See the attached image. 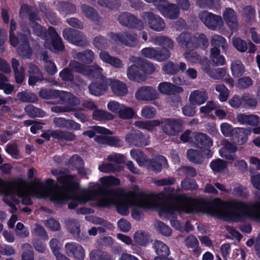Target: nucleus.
<instances>
[{"label":"nucleus","instance_id":"603ef678","mask_svg":"<svg viewBox=\"0 0 260 260\" xmlns=\"http://www.w3.org/2000/svg\"><path fill=\"white\" fill-rule=\"evenodd\" d=\"M141 136L136 133H131L128 134L125 136V140L129 144H134L135 145H142L143 144L141 141H139V139Z\"/></svg>","mask_w":260,"mask_h":260},{"label":"nucleus","instance_id":"37998d69","mask_svg":"<svg viewBox=\"0 0 260 260\" xmlns=\"http://www.w3.org/2000/svg\"><path fill=\"white\" fill-rule=\"evenodd\" d=\"M93 129H94V131L90 130L84 132L83 135H86L88 136L89 138H92L95 136V133L107 135L112 134V132L110 130L106 129L103 127L95 126L93 127Z\"/></svg>","mask_w":260,"mask_h":260},{"label":"nucleus","instance_id":"f3484780","mask_svg":"<svg viewBox=\"0 0 260 260\" xmlns=\"http://www.w3.org/2000/svg\"><path fill=\"white\" fill-rule=\"evenodd\" d=\"M154 248L156 254L158 255L155 257L154 260H173L168 257L170 253L169 248L162 242L160 241H155Z\"/></svg>","mask_w":260,"mask_h":260},{"label":"nucleus","instance_id":"2eb2a0df","mask_svg":"<svg viewBox=\"0 0 260 260\" xmlns=\"http://www.w3.org/2000/svg\"><path fill=\"white\" fill-rule=\"evenodd\" d=\"M67 254L77 260H83L85 258V251L83 247L77 243H69L65 245Z\"/></svg>","mask_w":260,"mask_h":260},{"label":"nucleus","instance_id":"f704fd0d","mask_svg":"<svg viewBox=\"0 0 260 260\" xmlns=\"http://www.w3.org/2000/svg\"><path fill=\"white\" fill-rule=\"evenodd\" d=\"M90 260H114L107 252L100 250H93L89 254Z\"/></svg>","mask_w":260,"mask_h":260},{"label":"nucleus","instance_id":"ea45409f","mask_svg":"<svg viewBox=\"0 0 260 260\" xmlns=\"http://www.w3.org/2000/svg\"><path fill=\"white\" fill-rule=\"evenodd\" d=\"M8 80L6 76L0 73V89H3L6 94H10L14 90L13 86L8 83Z\"/></svg>","mask_w":260,"mask_h":260},{"label":"nucleus","instance_id":"393cba45","mask_svg":"<svg viewBox=\"0 0 260 260\" xmlns=\"http://www.w3.org/2000/svg\"><path fill=\"white\" fill-rule=\"evenodd\" d=\"M158 89L160 92L165 94H174L182 92L183 91L182 87L169 82L160 83L158 85Z\"/></svg>","mask_w":260,"mask_h":260},{"label":"nucleus","instance_id":"9b49d317","mask_svg":"<svg viewBox=\"0 0 260 260\" xmlns=\"http://www.w3.org/2000/svg\"><path fill=\"white\" fill-rule=\"evenodd\" d=\"M199 17L206 26L213 30L220 29L223 24L221 16L212 14L207 11L200 13Z\"/></svg>","mask_w":260,"mask_h":260},{"label":"nucleus","instance_id":"f8f14e48","mask_svg":"<svg viewBox=\"0 0 260 260\" xmlns=\"http://www.w3.org/2000/svg\"><path fill=\"white\" fill-rule=\"evenodd\" d=\"M135 97L139 101H151L157 99L159 93L151 86H142L136 91Z\"/></svg>","mask_w":260,"mask_h":260},{"label":"nucleus","instance_id":"a211bd4d","mask_svg":"<svg viewBox=\"0 0 260 260\" xmlns=\"http://www.w3.org/2000/svg\"><path fill=\"white\" fill-rule=\"evenodd\" d=\"M119 21L123 25L134 26L140 29L143 28V23L128 13L120 15L119 17Z\"/></svg>","mask_w":260,"mask_h":260},{"label":"nucleus","instance_id":"774afa93","mask_svg":"<svg viewBox=\"0 0 260 260\" xmlns=\"http://www.w3.org/2000/svg\"><path fill=\"white\" fill-rule=\"evenodd\" d=\"M185 244L187 247L195 248L198 247L199 242L195 236L190 235L186 238Z\"/></svg>","mask_w":260,"mask_h":260},{"label":"nucleus","instance_id":"aec40b11","mask_svg":"<svg viewBox=\"0 0 260 260\" xmlns=\"http://www.w3.org/2000/svg\"><path fill=\"white\" fill-rule=\"evenodd\" d=\"M112 40L129 46H134L137 43L135 35L129 33L113 35Z\"/></svg>","mask_w":260,"mask_h":260},{"label":"nucleus","instance_id":"f03ea898","mask_svg":"<svg viewBox=\"0 0 260 260\" xmlns=\"http://www.w3.org/2000/svg\"><path fill=\"white\" fill-rule=\"evenodd\" d=\"M65 174H60L57 179L62 184L61 187L54 185L53 180L47 179L45 182L39 180L36 181L34 186L30 190L27 182L22 179L7 183L0 179V193L5 194L4 202L11 208V212L17 210L19 201L16 198H22L23 204H31L30 196L38 198H48L56 203H61L70 199L67 183L64 182Z\"/></svg>","mask_w":260,"mask_h":260},{"label":"nucleus","instance_id":"0e129e2a","mask_svg":"<svg viewBox=\"0 0 260 260\" xmlns=\"http://www.w3.org/2000/svg\"><path fill=\"white\" fill-rule=\"evenodd\" d=\"M252 81L251 78L248 77H244L238 80L237 86L240 88H246L251 85Z\"/></svg>","mask_w":260,"mask_h":260},{"label":"nucleus","instance_id":"473e14b6","mask_svg":"<svg viewBox=\"0 0 260 260\" xmlns=\"http://www.w3.org/2000/svg\"><path fill=\"white\" fill-rule=\"evenodd\" d=\"M167 165V159L162 156H158L150 162L151 168L156 172H160L161 170V167H165Z\"/></svg>","mask_w":260,"mask_h":260},{"label":"nucleus","instance_id":"58836bf2","mask_svg":"<svg viewBox=\"0 0 260 260\" xmlns=\"http://www.w3.org/2000/svg\"><path fill=\"white\" fill-rule=\"evenodd\" d=\"M197 144H200L204 147H210L213 144V142L211 139L206 135L203 133H198L194 136Z\"/></svg>","mask_w":260,"mask_h":260},{"label":"nucleus","instance_id":"864d4df0","mask_svg":"<svg viewBox=\"0 0 260 260\" xmlns=\"http://www.w3.org/2000/svg\"><path fill=\"white\" fill-rule=\"evenodd\" d=\"M58 9L59 11L61 12L62 14L74 13L76 10L75 6L65 2L60 3Z\"/></svg>","mask_w":260,"mask_h":260},{"label":"nucleus","instance_id":"c03bdc74","mask_svg":"<svg viewBox=\"0 0 260 260\" xmlns=\"http://www.w3.org/2000/svg\"><path fill=\"white\" fill-rule=\"evenodd\" d=\"M27 114L31 117H43L45 116V112L40 109L35 107L32 105H28L25 108Z\"/></svg>","mask_w":260,"mask_h":260},{"label":"nucleus","instance_id":"bf43d9fd","mask_svg":"<svg viewBox=\"0 0 260 260\" xmlns=\"http://www.w3.org/2000/svg\"><path fill=\"white\" fill-rule=\"evenodd\" d=\"M122 104L115 101H110L107 104V109L111 112L118 114L122 106Z\"/></svg>","mask_w":260,"mask_h":260},{"label":"nucleus","instance_id":"7ed1b4c3","mask_svg":"<svg viewBox=\"0 0 260 260\" xmlns=\"http://www.w3.org/2000/svg\"><path fill=\"white\" fill-rule=\"evenodd\" d=\"M20 13L21 15L24 16L28 14L30 21L32 22L31 28L33 32L38 36H40L45 39L44 46L46 48L52 51H58L63 49V45L55 31V29L49 27L48 32L38 23L35 22V20H39V17L35 12H30L29 7L26 5L21 6L20 10Z\"/></svg>","mask_w":260,"mask_h":260},{"label":"nucleus","instance_id":"13d9d810","mask_svg":"<svg viewBox=\"0 0 260 260\" xmlns=\"http://www.w3.org/2000/svg\"><path fill=\"white\" fill-rule=\"evenodd\" d=\"M16 234L20 237H26L29 235V231L21 222H18L15 229Z\"/></svg>","mask_w":260,"mask_h":260},{"label":"nucleus","instance_id":"4d7b16f0","mask_svg":"<svg viewBox=\"0 0 260 260\" xmlns=\"http://www.w3.org/2000/svg\"><path fill=\"white\" fill-rule=\"evenodd\" d=\"M48 56L46 55H44V58L43 60L44 62H45V69L46 71L49 74H55L56 71L57 69L56 68V66L55 64L52 62V61L50 60H48Z\"/></svg>","mask_w":260,"mask_h":260},{"label":"nucleus","instance_id":"dca6fc26","mask_svg":"<svg viewBox=\"0 0 260 260\" xmlns=\"http://www.w3.org/2000/svg\"><path fill=\"white\" fill-rule=\"evenodd\" d=\"M143 20L148 22L149 27L156 31H161L165 27V22L159 16L148 13L143 16Z\"/></svg>","mask_w":260,"mask_h":260},{"label":"nucleus","instance_id":"9d476101","mask_svg":"<svg viewBox=\"0 0 260 260\" xmlns=\"http://www.w3.org/2000/svg\"><path fill=\"white\" fill-rule=\"evenodd\" d=\"M148 3H154V5L166 17L175 19L179 15V10L175 4H169L166 0H145Z\"/></svg>","mask_w":260,"mask_h":260},{"label":"nucleus","instance_id":"2f4dec72","mask_svg":"<svg viewBox=\"0 0 260 260\" xmlns=\"http://www.w3.org/2000/svg\"><path fill=\"white\" fill-rule=\"evenodd\" d=\"M186 68L184 62H180L179 64H174L173 62H169L163 67V70L168 74H174L179 71L183 72Z\"/></svg>","mask_w":260,"mask_h":260},{"label":"nucleus","instance_id":"c85d7f7f","mask_svg":"<svg viewBox=\"0 0 260 260\" xmlns=\"http://www.w3.org/2000/svg\"><path fill=\"white\" fill-rule=\"evenodd\" d=\"M133 239L135 243L140 246L146 247L149 243V235L142 230L135 232L133 235Z\"/></svg>","mask_w":260,"mask_h":260},{"label":"nucleus","instance_id":"a19ab883","mask_svg":"<svg viewBox=\"0 0 260 260\" xmlns=\"http://www.w3.org/2000/svg\"><path fill=\"white\" fill-rule=\"evenodd\" d=\"M233 193L243 199H247L249 196L247 189L242 185L237 183L234 185Z\"/></svg>","mask_w":260,"mask_h":260},{"label":"nucleus","instance_id":"72a5a7b5","mask_svg":"<svg viewBox=\"0 0 260 260\" xmlns=\"http://www.w3.org/2000/svg\"><path fill=\"white\" fill-rule=\"evenodd\" d=\"M117 237L127 245H131V249L134 251V253L141 255L142 252L140 248L133 243V240L130 237L122 234H118Z\"/></svg>","mask_w":260,"mask_h":260},{"label":"nucleus","instance_id":"4468645a","mask_svg":"<svg viewBox=\"0 0 260 260\" xmlns=\"http://www.w3.org/2000/svg\"><path fill=\"white\" fill-rule=\"evenodd\" d=\"M63 35L66 40L78 46H82L85 43V38L81 31L71 28H67L63 31Z\"/></svg>","mask_w":260,"mask_h":260},{"label":"nucleus","instance_id":"e2e57ef3","mask_svg":"<svg viewBox=\"0 0 260 260\" xmlns=\"http://www.w3.org/2000/svg\"><path fill=\"white\" fill-rule=\"evenodd\" d=\"M233 44L234 46L239 51L244 52L247 49L246 43L239 38L234 39L233 41Z\"/></svg>","mask_w":260,"mask_h":260},{"label":"nucleus","instance_id":"7c9ffc66","mask_svg":"<svg viewBox=\"0 0 260 260\" xmlns=\"http://www.w3.org/2000/svg\"><path fill=\"white\" fill-rule=\"evenodd\" d=\"M28 72L30 76L28 79V84L34 85L36 82L43 79V76L37 67L31 65L29 67Z\"/></svg>","mask_w":260,"mask_h":260},{"label":"nucleus","instance_id":"4be33fe9","mask_svg":"<svg viewBox=\"0 0 260 260\" xmlns=\"http://www.w3.org/2000/svg\"><path fill=\"white\" fill-rule=\"evenodd\" d=\"M200 150L190 149L187 152L188 159L196 163H199L202 155H205L208 157H210L212 155V152L208 149L204 148L203 147H200Z\"/></svg>","mask_w":260,"mask_h":260},{"label":"nucleus","instance_id":"0eeeda50","mask_svg":"<svg viewBox=\"0 0 260 260\" xmlns=\"http://www.w3.org/2000/svg\"><path fill=\"white\" fill-rule=\"evenodd\" d=\"M162 124L163 132L169 136H175L179 132L180 122L179 120L171 118L163 120H153L147 121H137L135 122V125L148 131L154 129L155 127Z\"/></svg>","mask_w":260,"mask_h":260},{"label":"nucleus","instance_id":"1a4fd4ad","mask_svg":"<svg viewBox=\"0 0 260 260\" xmlns=\"http://www.w3.org/2000/svg\"><path fill=\"white\" fill-rule=\"evenodd\" d=\"M154 70L153 66L150 63L140 61L138 65L133 64L127 69V76L131 80L143 82L146 79L145 75L151 73Z\"/></svg>","mask_w":260,"mask_h":260},{"label":"nucleus","instance_id":"c756f323","mask_svg":"<svg viewBox=\"0 0 260 260\" xmlns=\"http://www.w3.org/2000/svg\"><path fill=\"white\" fill-rule=\"evenodd\" d=\"M50 136L51 137L60 140H72L74 138V136L70 133H64L60 131H54L50 132V134L47 133H43L42 137L49 140Z\"/></svg>","mask_w":260,"mask_h":260},{"label":"nucleus","instance_id":"20e7f679","mask_svg":"<svg viewBox=\"0 0 260 260\" xmlns=\"http://www.w3.org/2000/svg\"><path fill=\"white\" fill-rule=\"evenodd\" d=\"M73 70L81 73L90 78L99 79V81L92 82L89 86L90 93L95 96H99L104 94L108 89V84L104 83L106 79L102 75L103 70L98 66H88L86 68L77 61H73L70 63Z\"/></svg>","mask_w":260,"mask_h":260},{"label":"nucleus","instance_id":"ddd939ff","mask_svg":"<svg viewBox=\"0 0 260 260\" xmlns=\"http://www.w3.org/2000/svg\"><path fill=\"white\" fill-rule=\"evenodd\" d=\"M141 54L146 57L160 61L168 59L170 56V52L169 50L162 49L160 51H158L150 47L143 49L141 51Z\"/></svg>","mask_w":260,"mask_h":260},{"label":"nucleus","instance_id":"680f3d73","mask_svg":"<svg viewBox=\"0 0 260 260\" xmlns=\"http://www.w3.org/2000/svg\"><path fill=\"white\" fill-rule=\"evenodd\" d=\"M220 130L225 137L230 136L232 133L234 134L235 129H233L231 124L227 122H223L220 124Z\"/></svg>","mask_w":260,"mask_h":260},{"label":"nucleus","instance_id":"e433bc0d","mask_svg":"<svg viewBox=\"0 0 260 260\" xmlns=\"http://www.w3.org/2000/svg\"><path fill=\"white\" fill-rule=\"evenodd\" d=\"M211 43L212 47H217L219 49V47H221L223 50L227 48L225 39L219 35H213L211 38Z\"/></svg>","mask_w":260,"mask_h":260},{"label":"nucleus","instance_id":"c9c22d12","mask_svg":"<svg viewBox=\"0 0 260 260\" xmlns=\"http://www.w3.org/2000/svg\"><path fill=\"white\" fill-rule=\"evenodd\" d=\"M231 70L233 76L238 77L244 72V67L239 60H236L231 63Z\"/></svg>","mask_w":260,"mask_h":260},{"label":"nucleus","instance_id":"6ab92c4d","mask_svg":"<svg viewBox=\"0 0 260 260\" xmlns=\"http://www.w3.org/2000/svg\"><path fill=\"white\" fill-rule=\"evenodd\" d=\"M104 83L108 84V86H111L113 92L117 95L123 96L127 92L125 84L120 81L108 79L104 81Z\"/></svg>","mask_w":260,"mask_h":260},{"label":"nucleus","instance_id":"6e6d98bb","mask_svg":"<svg viewBox=\"0 0 260 260\" xmlns=\"http://www.w3.org/2000/svg\"><path fill=\"white\" fill-rule=\"evenodd\" d=\"M88 220L94 224L102 225L107 229L112 230L114 229V226L111 223L100 218L90 217Z\"/></svg>","mask_w":260,"mask_h":260},{"label":"nucleus","instance_id":"49530a36","mask_svg":"<svg viewBox=\"0 0 260 260\" xmlns=\"http://www.w3.org/2000/svg\"><path fill=\"white\" fill-rule=\"evenodd\" d=\"M216 91L219 93V99L220 102L226 101L229 95V91L224 85H217L215 87Z\"/></svg>","mask_w":260,"mask_h":260},{"label":"nucleus","instance_id":"423d86ee","mask_svg":"<svg viewBox=\"0 0 260 260\" xmlns=\"http://www.w3.org/2000/svg\"><path fill=\"white\" fill-rule=\"evenodd\" d=\"M39 95L43 99H50L58 97L63 102L68 103L70 106H75L79 104V99L74 96L69 92L52 90L43 89L40 90ZM76 109L70 106H55L51 108V111L54 112H70L75 110Z\"/></svg>","mask_w":260,"mask_h":260},{"label":"nucleus","instance_id":"bb28decb","mask_svg":"<svg viewBox=\"0 0 260 260\" xmlns=\"http://www.w3.org/2000/svg\"><path fill=\"white\" fill-rule=\"evenodd\" d=\"M251 133L249 129L245 128H236L234 131V137L235 141L240 145L245 143L247 140V137Z\"/></svg>","mask_w":260,"mask_h":260},{"label":"nucleus","instance_id":"de8ad7c7","mask_svg":"<svg viewBox=\"0 0 260 260\" xmlns=\"http://www.w3.org/2000/svg\"><path fill=\"white\" fill-rule=\"evenodd\" d=\"M155 226L156 230L161 234L166 236H169L171 235V229L164 223L159 221H157L155 223Z\"/></svg>","mask_w":260,"mask_h":260},{"label":"nucleus","instance_id":"a878e982","mask_svg":"<svg viewBox=\"0 0 260 260\" xmlns=\"http://www.w3.org/2000/svg\"><path fill=\"white\" fill-rule=\"evenodd\" d=\"M53 122L55 126L61 128H67L71 129H79L80 125L78 123L72 120L66 119L64 118H55Z\"/></svg>","mask_w":260,"mask_h":260},{"label":"nucleus","instance_id":"69168bd1","mask_svg":"<svg viewBox=\"0 0 260 260\" xmlns=\"http://www.w3.org/2000/svg\"><path fill=\"white\" fill-rule=\"evenodd\" d=\"M181 187L185 189H196L198 185L194 180L187 179L181 182Z\"/></svg>","mask_w":260,"mask_h":260},{"label":"nucleus","instance_id":"5fc2aeb1","mask_svg":"<svg viewBox=\"0 0 260 260\" xmlns=\"http://www.w3.org/2000/svg\"><path fill=\"white\" fill-rule=\"evenodd\" d=\"M156 114L155 108L152 106H145L141 110V115L147 119H150L154 117Z\"/></svg>","mask_w":260,"mask_h":260},{"label":"nucleus","instance_id":"a18cd8bd","mask_svg":"<svg viewBox=\"0 0 260 260\" xmlns=\"http://www.w3.org/2000/svg\"><path fill=\"white\" fill-rule=\"evenodd\" d=\"M210 166L214 172H219L226 168V163L221 159H217L212 161Z\"/></svg>","mask_w":260,"mask_h":260},{"label":"nucleus","instance_id":"cd10ccee","mask_svg":"<svg viewBox=\"0 0 260 260\" xmlns=\"http://www.w3.org/2000/svg\"><path fill=\"white\" fill-rule=\"evenodd\" d=\"M210 59L211 63L215 66H223L226 62L224 57L220 55V50L217 47L211 48Z\"/></svg>","mask_w":260,"mask_h":260},{"label":"nucleus","instance_id":"6e6552de","mask_svg":"<svg viewBox=\"0 0 260 260\" xmlns=\"http://www.w3.org/2000/svg\"><path fill=\"white\" fill-rule=\"evenodd\" d=\"M21 27L22 33L24 34V36L21 32H19L18 36L20 41H19L18 39L15 37L14 32V31L15 30L16 28V23L14 20H11L10 27V42L11 44L14 47H17L20 43V46L17 49L18 53L20 55L27 58L31 54V49L27 44V42L29 39V38L27 36H29V31H26L25 28L22 25H21Z\"/></svg>","mask_w":260,"mask_h":260},{"label":"nucleus","instance_id":"f257e3e1","mask_svg":"<svg viewBox=\"0 0 260 260\" xmlns=\"http://www.w3.org/2000/svg\"><path fill=\"white\" fill-rule=\"evenodd\" d=\"M65 176L64 182L67 183L70 199L72 200L69 204V207L71 209L75 208L78 203L92 201L100 207L116 205L118 212L123 215H127L129 208L132 207L156 209L161 215L164 214L166 216L172 215L176 212L190 213L203 207L204 212L212 215V204L202 202L185 196L175 198L173 191L170 189L158 194L131 192L119 196L115 190H104V188L120 184L119 179L110 176L100 179L101 185L93 184L89 188L78 193L76 190L78 186L77 179L71 175L65 174Z\"/></svg>","mask_w":260,"mask_h":260},{"label":"nucleus","instance_id":"3c124183","mask_svg":"<svg viewBox=\"0 0 260 260\" xmlns=\"http://www.w3.org/2000/svg\"><path fill=\"white\" fill-rule=\"evenodd\" d=\"M77 58L83 61L89 63L94 59V53L91 50H87L83 53H78L76 55Z\"/></svg>","mask_w":260,"mask_h":260},{"label":"nucleus","instance_id":"5701e85b","mask_svg":"<svg viewBox=\"0 0 260 260\" xmlns=\"http://www.w3.org/2000/svg\"><path fill=\"white\" fill-rule=\"evenodd\" d=\"M208 99V94L205 90H195L189 95V101L193 105H200L204 104Z\"/></svg>","mask_w":260,"mask_h":260},{"label":"nucleus","instance_id":"338daca9","mask_svg":"<svg viewBox=\"0 0 260 260\" xmlns=\"http://www.w3.org/2000/svg\"><path fill=\"white\" fill-rule=\"evenodd\" d=\"M101 138L111 146L115 147H121L122 146V142L118 138L102 137Z\"/></svg>","mask_w":260,"mask_h":260},{"label":"nucleus","instance_id":"052dcab7","mask_svg":"<svg viewBox=\"0 0 260 260\" xmlns=\"http://www.w3.org/2000/svg\"><path fill=\"white\" fill-rule=\"evenodd\" d=\"M81 9L86 17L92 20H95L96 19L97 14L93 8L88 6L83 5L81 6Z\"/></svg>","mask_w":260,"mask_h":260},{"label":"nucleus","instance_id":"b1692460","mask_svg":"<svg viewBox=\"0 0 260 260\" xmlns=\"http://www.w3.org/2000/svg\"><path fill=\"white\" fill-rule=\"evenodd\" d=\"M223 147L219 150V153L222 157L229 160L234 159V152L237 150V147L226 140L222 141Z\"/></svg>","mask_w":260,"mask_h":260},{"label":"nucleus","instance_id":"39448f33","mask_svg":"<svg viewBox=\"0 0 260 260\" xmlns=\"http://www.w3.org/2000/svg\"><path fill=\"white\" fill-rule=\"evenodd\" d=\"M177 42L182 47L186 48L185 57L193 63L200 61V57L195 52L190 51L198 46L202 45L203 48L208 46V41L204 34H200L198 37H191L189 34L183 33L177 38Z\"/></svg>","mask_w":260,"mask_h":260},{"label":"nucleus","instance_id":"79ce46f5","mask_svg":"<svg viewBox=\"0 0 260 260\" xmlns=\"http://www.w3.org/2000/svg\"><path fill=\"white\" fill-rule=\"evenodd\" d=\"M155 43L163 46L164 47V49H166V48L173 49L174 46L172 41L170 38L164 36H159L155 38ZM167 50L168 49H167Z\"/></svg>","mask_w":260,"mask_h":260},{"label":"nucleus","instance_id":"8fccbe9b","mask_svg":"<svg viewBox=\"0 0 260 260\" xmlns=\"http://www.w3.org/2000/svg\"><path fill=\"white\" fill-rule=\"evenodd\" d=\"M24 251L22 254V260H34L32 247L30 244L26 243L23 246Z\"/></svg>","mask_w":260,"mask_h":260},{"label":"nucleus","instance_id":"09e8293b","mask_svg":"<svg viewBox=\"0 0 260 260\" xmlns=\"http://www.w3.org/2000/svg\"><path fill=\"white\" fill-rule=\"evenodd\" d=\"M207 72L211 78L214 79H220L226 74V70L223 68H217L208 71Z\"/></svg>","mask_w":260,"mask_h":260},{"label":"nucleus","instance_id":"4c0bfd02","mask_svg":"<svg viewBox=\"0 0 260 260\" xmlns=\"http://www.w3.org/2000/svg\"><path fill=\"white\" fill-rule=\"evenodd\" d=\"M134 115L135 112L134 110L124 104L122 105L119 112L117 114L119 118L123 119H131L133 117Z\"/></svg>","mask_w":260,"mask_h":260},{"label":"nucleus","instance_id":"412c9836","mask_svg":"<svg viewBox=\"0 0 260 260\" xmlns=\"http://www.w3.org/2000/svg\"><path fill=\"white\" fill-rule=\"evenodd\" d=\"M222 15L226 24L232 30L237 29L238 23L236 14L233 9L230 8H226Z\"/></svg>","mask_w":260,"mask_h":260}]
</instances>
